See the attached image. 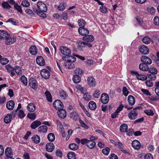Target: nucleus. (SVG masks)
<instances>
[{"instance_id":"393cba45","label":"nucleus","mask_w":159,"mask_h":159,"mask_svg":"<svg viewBox=\"0 0 159 159\" xmlns=\"http://www.w3.org/2000/svg\"><path fill=\"white\" fill-rule=\"evenodd\" d=\"M11 114H7L4 118V122L6 124H9L10 123L12 120Z\"/></svg>"},{"instance_id":"423d86ee","label":"nucleus","mask_w":159,"mask_h":159,"mask_svg":"<svg viewBox=\"0 0 159 159\" xmlns=\"http://www.w3.org/2000/svg\"><path fill=\"white\" fill-rule=\"evenodd\" d=\"M60 50L61 53L66 55V57L71 54L70 49L66 47H61L60 48Z\"/></svg>"},{"instance_id":"6e6d98bb","label":"nucleus","mask_w":159,"mask_h":159,"mask_svg":"<svg viewBox=\"0 0 159 159\" xmlns=\"http://www.w3.org/2000/svg\"><path fill=\"white\" fill-rule=\"evenodd\" d=\"M100 91L99 89H97L96 90L93 94V96L94 97L96 98H98L100 96Z\"/></svg>"},{"instance_id":"6ab92c4d","label":"nucleus","mask_w":159,"mask_h":159,"mask_svg":"<svg viewBox=\"0 0 159 159\" xmlns=\"http://www.w3.org/2000/svg\"><path fill=\"white\" fill-rule=\"evenodd\" d=\"M59 116L61 118L64 119L66 116V111L62 109L58 110L57 112Z\"/></svg>"},{"instance_id":"c85d7f7f","label":"nucleus","mask_w":159,"mask_h":159,"mask_svg":"<svg viewBox=\"0 0 159 159\" xmlns=\"http://www.w3.org/2000/svg\"><path fill=\"white\" fill-rule=\"evenodd\" d=\"M48 130V128L46 125L41 126L38 128V131L39 132L45 133Z\"/></svg>"},{"instance_id":"4be33fe9","label":"nucleus","mask_w":159,"mask_h":159,"mask_svg":"<svg viewBox=\"0 0 159 159\" xmlns=\"http://www.w3.org/2000/svg\"><path fill=\"white\" fill-rule=\"evenodd\" d=\"M96 143L94 141L92 140H88L86 146L89 148H93L96 145Z\"/></svg>"},{"instance_id":"58836bf2","label":"nucleus","mask_w":159,"mask_h":159,"mask_svg":"<svg viewBox=\"0 0 159 159\" xmlns=\"http://www.w3.org/2000/svg\"><path fill=\"white\" fill-rule=\"evenodd\" d=\"M14 72L15 71L17 74L20 75L22 74V70L19 66H16L14 68Z\"/></svg>"},{"instance_id":"f704fd0d","label":"nucleus","mask_w":159,"mask_h":159,"mask_svg":"<svg viewBox=\"0 0 159 159\" xmlns=\"http://www.w3.org/2000/svg\"><path fill=\"white\" fill-rule=\"evenodd\" d=\"M72 80L75 83H78L80 81L81 78L79 75L75 74L73 77Z\"/></svg>"},{"instance_id":"412c9836","label":"nucleus","mask_w":159,"mask_h":159,"mask_svg":"<svg viewBox=\"0 0 159 159\" xmlns=\"http://www.w3.org/2000/svg\"><path fill=\"white\" fill-rule=\"evenodd\" d=\"M41 124V123L40 121L39 120H35L30 125L31 128L33 129H35L37 128Z\"/></svg>"},{"instance_id":"7ed1b4c3","label":"nucleus","mask_w":159,"mask_h":159,"mask_svg":"<svg viewBox=\"0 0 159 159\" xmlns=\"http://www.w3.org/2000/svg\"><path fill=\"white\" fill-rule=\"evenodd\" d=\"M78 44L77 47L80 50H81L83 47H88L89 48H91L93 46L92 44L91 43H87L85 42L79 41L78 42Z\"/></svg>"},{"instance_id":"338daca9","label":"nucleus","mask_w":159,"mask_h":159,"mask_svg":"<svg viewBox=\"0 0 159 159\" xmlns=\"http://www.w3.org/2000/svg\"><path fill=\"white\" fill-rule=\"evenodd\" d=\"M100 9L101 12L105 13L107 12V8L105 7L102 6L100 7Z\"/></svg>"},{"instance_id":"a19ab883","label":"nucleus","mask_w":159,"mask_h":159,"mask_svg":"<svg viewBox=\"0 0 159 159\" xmlns=\"http://www.w3.org/2000/svg\"><path fill=\"white\" fill-rule=\"evenodd\" d=\"M45 95L48 101L49 102H52V97L50 93L48 91H46L45 93Z\"/></svg>"},{"instance_id":"4c0bfd02","label":"nucleus","mask_w":159,"mask_h":159,"mask_svg":"<svg viewBox=\"0 0 159 159\" xmlns=\"http://www.w3.org/2000/svg\"><path fill=\"white\" fill-rule=\"evenodd\" d=\"M70 117L75 120H77L78 116V114L75 112H72L70 114Z\"/></svg>"},{"instance_id":"c756f323","label":"nucleus","mask_w":159,"mask_h":159,"mask_svg":"<svg viewBox=\"0 0 159 159\" xmlns=\"http://www.w3.org/2000/svg\"><path fill=\"white\" fill-rule=\"evenodd\" d=\"M33 142L35 143H39L40 141V138L39 136L35 135L31 138Z\"/></svg>"},{"instance_id":"9d476101","label":"nucleus","mask_w":159,"mask_h":159,"mask_svg":"<svg viewBox=\"0 0 159 159\" xmlns=\"http://www.w3.org/2000/svg\"><path fill=\"white\" fill-rule=\"evenodd\" d=\"M94 37L92 35H85L83 37L82 39L85 41V42L90 43L94 40Z\"/></svg>"},{"instance_id":"0e129e2a","label":"nucleus","mask_w":159,"mask_h":159,"mask_svg":"<svg viewBox=\"0 0 159 159\" xmlns=\"http://www.w3.org/2000/svg\"><path fill=\"white\" fill-rule=\"evenodd\" d=\"M156 74L149 73L148 75V78L151 80H154L156 79Z\"/></svg>"},{"instance_id":"72a5a7b5","label":"nucleus","mask_w":159,"mask_h":159,"mask_svg":"<svg viewBox=\"0 0 159 159\" xmlns=\"http://www.w3.org/2000/svg\"><path fill=\"white\" fill-rule=\"evenodd\" d=\"M28 110L31 112H33L35 110V107L33 103H30L27 106Z\"/></svg>"},{"instance_id":"ddd939ff","label":"nucleus","mask_w":159,"mask_h":159,"mask_svg":"<svg viewBox=\"0 0 159 159\" xmlns=\"http://www.w3.org/2000/svg\"><path fill=\"white\" fill-rule=\"evenodd\" d=\"M141 60L143 63H145L147 65L150 64L152 62V60L150 58L145 56L142 57H141Z\"/></svg>"},{"instance_id":"864d4df0","label":"nucleus","mask_w":159,"mask_h":159,"mask_svg":"<svg viewBox=\"0 0 159 159\" xmlns=\"http://www.w3.org/2000/svg\"><path fill=\"white\" fill-rule=\"evenodd\" d=\"M150 73L157 74V70L155 67H151L148 70Z\"/></svg>"},{"instance_id":"0eeeda50","label":"nucleus","mask_w":159,"mask_h":159,"mask_svg":"<svg viewBox=\"0 0 159 159\" xmlns=\"http://www.w3.org/2000/svg\"><path fill=\"white\" fill-rule=\"evenodd\" d=\"M40 75L42 77L45 79L48 78L50 76L49 71L46 69H43L40 71Z\"/></svg>"},{"instance_id":"2eb2a0df","label":"nucleus","mask_w":159,"mask_h":159,"mask_svg":"<svg viewBox=\"0 0 159 159\" xmlns=\"http://www.w3.org/2000/svg\"><path fill=\"white\" fill-rule=\"evenodd\" d=\"M87 83L90 87L94 86L95 85V79L92 76H89L87 79Z\"/></svg>"},{"instance_id":"aec40b11","label":"nucleus","mask_w":159,"mask_h":159,"mask_svg":"<svg viewBox=\"0 0 159 159\" xmlns=\"http://www.w3.org/2000/svg\"><path fill=\"white\" fill-rule=\"evenodd\" d=\"M139 68L140 70L143 71H147L149 69L148 65L143 63L140 64Z\"/></svg>"},{"instance_id":"f8f14e48","label":"nucleus","mask_w":159,"mask_h":159,"mask_svg":"<svg viewBox=\"0 0 159 159\" xmlns=\"http://www.w3.org/2000/svg\"><path fill=\"white\" fill-rule=\"evenodd\" d=\"M78 32L79 33L82 35L85 36L88 35L89 33V30L83 27H80L79 28Z\"/></svg>"},{"instance_id":"20e7f679","label":"nucleus","mask_w":159,"mask_h":159,"mask_svg":"<svg viewBox=\"0 0 159 159\" xmlns=\"http://www.w3.org/2000/svg\"><path fill=\"white\" fill-rule=\"evenodd\" d=\"M53 104L55 108L58 110L62 109L63 107L62 103L59 100H55L53 102Z\"/></svg>"},{"instance_id":"13d9d810","label":"nucleus","mask_w":159,"mask_h":159,"mask_svg":"<svg viewBox=\"0 0 159 159\" xmlns=\"http://www.w3.org/2000/svg\"><path fill=\"white\" fill-rule=\"evenodd\" d=\"M79 122L82 127L85 129L88 128V126L81 119H79Z\"/></svg>"},{"instance_id":"e433bc0d","label":"nucleus","mask_w":159,"mask_h":159,"mask_svg":"<svg viewBox=\"0 0 159 159\" xmlns=\"http://www.w3.org/2000/svg\"><path fill=\"white\" fill-rule=\"evenodd\" d=\"M114 144L116 145V146L118 148H119L120 150L123 152H125L126 151L123 149L122 147L123 146V144L120 142H118V143H116V142H114Z\"/></svg>"},{"instance_id":"a18cd8bd","label":"nucleus","mask_w":159,"mask_h":159,"mask_svg":"<svg viewBox=\"0 0 159 159\" xmlns=\"http://www.w3.org/2000/svg\"><path fill=\"white\" fill-rule=\"evenodd\" d=\"M60 96L64 99L68 97V95L63 90H61L59 93Z\"/></svg>"},{"instance_id":"69168bd1","label":"nucleus","mask_w":159,"mask_h":159,"mask_svg":"<svg viewBox=\"0 0 159 159\" xmlns=\"http://www.w3.org/2000/svg\"><path fill=\"white\" fill-rule=\"evenodd\" d=\"M9 61V60L6 58L1 59V60L0 61V63L3 65L7 64Z\"/></svg>"},{"instance_id":"9b49d317","label":"nucleus","mask_w":159,"mask_h":159,"mask_svg":"<svg viewBox=\"0 0 159 159\" xmlns=\"http://www.w3.org/2000/svg\"><path fill=\"white\" fill-rule=\"evenodd\" d=\"M36 63L40 66H43L45 65V60L41 56L38 57L36 59Z\"/></svg>"},{"instance_id":"c9c22d12","label":"nucleus","mask_w":159,"mask_h":159,"mask_svg":"<svg viewBox=\"0 0 159 159\" xmlns=\"http://www.w3.org/2000/svg\"><path fill=\"white\" fill-rule=\"evenodd\" d=\"M8 34L7 32L5 31L0 30V36L2 39L5 38L6 39L7 36Z\"/></svg>"},{"instance_id":"f3484780","label":"nucleus","mask_w":159,"mask_h":159,"mask_svg":"<svg viewBox=\"0 0 159 159\" xmlns=\"http://www.w3.org/2000/svg\"><path fill=\"white\" fill-rule=\"evenodd\" d=\"M5 67L7 71L9 72H11V76H13L15 75L14 68L11 66L10 65H7Z\"/></svg>"},{"instance_id":"4d7b16f0","label":"nucleus","mask_w":159,"mask_h":159,"mask_svg":"<svg viewBox=\"0 0 159 159\" xmlns=\"http://www.w3.org/2000/svg\"><path fill=\"white\" fill-rule=\"evenodd\" d=\"M136 77L138 79L142 80H146L147 79V77L146 76L144 75H139V74Z\"/></svg>"},{"instance_id":"5fc2aeb1","label":"nucleus","mask_w":159,"mask_h":159,"mask_svg":"<svg viewBox=\"0 0 159 159\" xmlns=\"http://www.w3.org/2000/svg\"><path fill=\"white\" fill-rule=\"evenodd\" d=\"M25 12L31 16H34L35 14L33 11L30 9H27L25 10Z\"/></svg>"},{"instance_id":"680f3d73","label":"nucleus","mask_w":159,"mask_h":159,"mask_svg":"<svg viewBox=\"0 0 159 159\" xmlns=\"http://www.w3.org/2000/svg\"><path fill=\"white\" fill-rule=\"evenodd\" d=\"M21 5L25 7H28L30 6V3L28 1L24 0L22 2Z\"/></svg>"},{"instance_id":"cd10ccee","label":"nucleus","mask_w":159,"mask_h":159,"mask_svg":"<svg viewBox=\"0 0 159 159\" xmlns=\"http://www.w3.org/2000/svg\"><path fill=\"white\" fill-rule=\"evenodd\" d=\"M89 107L91 110H94L97 107L96 103L93 101H91L89 103Z\"/></svg>"},{"instance_id":"f03ea898","label":"nucleus","mask_w":159,"mask_h":159,"mask_svg":"<svg viewBox=\"0 0 159 159\" xmlns=\"http://www.w3.org/2000/svg\"><path fill=\"white\" fill-rule=\"evenodd\" d=\"M139 107H136L128 113V116L130 119L134 120L137 118L138 112L136 109H139Z\"/></svg>"},{"instance_id":"f257e3e1","label":"nucleus","mask_w":159,"mask_h":159,"mask_svg":"<svg viewBox=\"0 0 159 159\" xmlns=\"http://www.w3.org/2000/svg\"><path fill=\"white\" fill-rule=\"evenodd\" d=\"M37 6L39 10L35 9L34 10L35 12L42 18H45L47 17V16L44 12H46L47 11L46 5L42 1H40L38 2Z\"/></svg>"},{"instance_id":"8fccbe9b","label":"nucleus","mask_w":159,"mask_h":159,"mask_svg":"<svg viewBox=\"0 0 159 159\" xmlns=\"http://www.w3.org/2000/svg\"><path fill=\"white\" fill-rule=\"evenodd\" d=\"M27 116L31 120H34L35 119L36 115L35 113H29L28 114Z\"/></svg>"},{"instance_id":"39448f33","label":"nucleus","mask_w":159,"mask_h":159,"mask_svg":"<svg viewBox=\"0 0 159 159\" xmlns=\"http://www.w3.org/2000/svg\"><path fill=\"white\" fill-rule=\"evenodd\" d=\"M5 40L6 44L7 45H10L16 41V39L14 37H11L9 34Z\"/></svg>"},{"instance_id":"052dcab7","label":"nucleus","mask_w":159,"mask_h":159,"mask_svg":"<svg viewBox=\"0 0 159 159\" xmlns=\"http://www.w3.org/2000/svg\"><path fill=\"white\" fill-rule=\"evenodd\" d=\"M83 98L85 100L87 101L90 100L91 99V96L88 93H84V95Z\"/></svg>"},{"instance_id":"1a4fd4ad","label":"nucleus","mask_w":159,"mask_h":159,"mask_svg":"<svg viewBox=\"0 0 159 159\" xmlns=\"http://www.w3.org/2000/svg\"><path fill=\"white\" fill-rule=\"evenodd\" d=\"M29 83L30 86L34 89H36L38 88L37 82L33 78H31L29 80Z\"/></svg>"},{"instance_id":"3c124183","label":"nucleus","mask_w":159,"mask_h":159,"mask_svg":"<svg viewBox=\"0 0 159 159\" xmlns=\"http://www.w3.org/2000/svg\"><path fill=\"white\" fill-rule=\"evenodd\" d=\"M67 57L66 58H68L67 61L73 63L76 61V58L74 56H72L69 55L67 56Z\"/></svg>"},{"instance_id":"6e6552de","label":"nucleus","mask_w":159,"mask_h":159,"mask_svg":"<svg viewBox=\"0 0 159 159\" xmlns=\"http://www.w3.org/2000/svg\"><path fill=\"white\" fill-rule=\"evenodd\" d=\"M100 99L103 103L107 104L109 101V96L106 93H104L102 94Z\"/></svg>"},{"instance_id":"a211bd4d","label":"nucleus","mask_w":159,"mask_h":159,"mask_svg":"<svg viewBox=\"0 0 159 159\" xmlns=\"http://www.w3.org/2000/svg\"><path fill=\"white\" fill-rule=\"evenodd\" d=\"M54 146L52 143H47L46 145L47 151L48 152H52L54 149Z\"/></svg>"},{"instance_id":"774afa93","label":"nucleus","mask_w":159,"mask_h":159,"mask_svg":"<svg viewBox=\"0 0 159 159\" xmlns=\"http://www.w3.org/2000/svg\"><path fill=\"white\" fill-rule=\"evenodd\" d=\"M153 20L154 24L156 25H159V18L157 16H156Z\"/></svg>"},{"instance_id":"473e14b6","label":"nucleus","mask_w":159,"mask_h":159,"mask_svg":"<svg viewBox=\"0 0 159 159\" xmlns=\"http://www.w3.org/2000/svg\"><path fill=\"white\" fill-rule=\"evenodd\" d=\"M127 129V125L125 124H122L120 127V130L122 132H126Z\"/></svg>"},{"instance_id":"09e8293b","label":"nucleus","mask_w":159,"mask_h":159,"mask_svg":"<svg viewBox=\"0 0 159 159\" xmlns=\"http://www.w3.org/2000/svg\"><path fill=\"white\" fill-rule=\"evenodd\" d=\"M18 116L19 118H23L25 116V114L23 111L21 110H19L17 112Z\"/></svg>"},{"instance_id":"5701e85b","label":"nucleus","mask_w":159,"mask_h":159,"mask_svg":"<svg viewBox=\"0 0 159 159\" xmlns=\"http://www.w3.org/2000/svg\"><path fill=\"white\" fill-rule=\"evenodd\" d=\"M132 146L133 148L135 149H138L140 147V144L137 140H134L132 142Z\"/></svg>"},{"instance_id":"2f4dec72","label":"nucleus","mask_w":159,"mask_h":159,"mask_svg":"<svg viewBox=\"0 0 159 159\" xmlns=\"http://www.w3.org/2000/svg\"><path fill=\"white\" fill-rule=\"evenodd\" d=\"M65 66L68 69H72L74 68L75 66L73 63L67 61L65 63Z\"/></svg>"},{"instance_id":"bf43d9fd","label":"nucleus","mask_w":159,"mask_h":159,"mask_svg":"<svg viewBox=\"0 0 159 159\" xmlns=\"http://www.w3.org/2000/svg\"><path fill=\"white\" fill-rule=\"evenodd\" d=\"M14 7L20 13H22L23 12V11L21 9V7L17 3L14 5Z\"/></svg>"},{"instance_id":"79ce46f5","label":"nucleus","mask_w":159,"mask_h":159,"mask_svg":"<svg viewBox=\"0 0 159 159\" xmlns=\"http://www.w3.org/2000/svg\"><path fill=\"white\" fill-rule=\"evenodd\" d=\"M78 24L80 27H84L85 25L86 22L83 19H80L78 21Z\"/></svg>"},{"instance_id":"b1692460","label":"nucleus","mask_w":159,"mask_h":159,"mask_svg":"<svg viewBox=\"0 0 159 159\" xmlns=\"http://www.w3.org/2000/svg\"><path fill=\"white\" fill-rule=\"evenodd\" d=\"M30 52L32 55H36L38 53V50L36 46H32L30 48Z\"/></svg>"},{"instance_id":"49530a36","label":"nucleus","mask_w":159,"mask_h":159,"mask_svg":"<svg viewBox=\"0 0 159 159\" xmlns=\"http://www.w3.org/2000/svg\"><path fill=\"white\" fill-rule=\"evenodd\" d=\"M48 138L49 141H53L55 139V135L52 133H49L48 135Z\"/></svg>"},{"instance_id":"a878e982","label":"nucleus","mask_w":159,"mask_h":159,"mask_svg":"<svg viewBox=\"0 0 159 159\" xmlns=\"http://www.w3.org/2000/svg\"><path fill=\"white\" fill-rule=\"evenodd\" d=\"M5 154L7 158L13 156V153L12 152L11 149L10 148H7L5 150Z\"/></svg>"},{"instance_id":"7c9ffc66","label":"nucleus","mask_w":159,"mask_h":159,"mask_svg":"<svg viewBox=\"0 0 159 159\" xmlns=\"http://www.w3.org/2000/svg\"><path fill=\"white\" fill-rule=\"evenodd\" d=\"M66 6V3L63 2L59 4L57 7V9L60 11H63L65 9Z\"/></svg>"},{"instance_id":"37998d69","label":"nucleus","mask_w":159,"mask_h":159,"mask_svg":"<svg viewBox=\"0 0 159 159\" xmlns=\"http://www.w3.org/2000/svg\"><path fill=\"white\" fill-rule=\"evenodd\" d=\"M69 148L71 150H75L78 149V147L76 144L72 143L69 145Z\"/></svg>"},{"instance_id":"dca6fc26","label":"nucleus","mask_w":159,"mask_h":159,"mask_svg":"<svg viewBox=\"0 0 159 159\" xmlns=\"http://www.w3.org/2000/svg\"><path fill=\"white\" fill-rule=\"evenodd\" d=\"M6 106L8 110H12L15 106V103L12 100L9 101L7 102Z\"/></svg>"},{"instance_id":"c03bdc74","label":"nucleus","mask_w":159,"mask_h":159,"mask_svg":"<svg viewBox=\"0 0 159 159\" xmlns=\"http://www.w3.org/2000/svg\"><path fill=\"white\" fill-rule=\"evenodd\" d=\"M68 159H76V157L75 153L73 152H69L67 154Z\"/></svg>"},{"instance_id":"e2e57ef3","label":"nucleus","mask_w":159,"mask_h":159,"mask_svg":"<svg viewBox=\"0 0 159 159\" xmlns=\"http://www.w3.org/2000/svg\"><path fill=\"white\" fill-rule=\"evenodd\" d=\"M110 150L109 148L107 147L102 150V152L105 155H107L109 154Z\"/></svg>"},{"instance_id":"4468645a","label":"nucleus","mask_w":159,"mask_h":159,"mask_svg":"<svg viewBox=\"0 0 159 159\" xmlns=\"http://www.w3.org/2000/svg\"><path fill=\"white\" fill-rule=\"evenodd\" d=\"M140 52L144 54H147L149 53V50L148 47L145 45L141 46L139 48Z\"/></svg>"},{"instance_id":"de8ad7c7","label":"nucleus","mask_w":159,"mask_h":159,"mask_svg":"<svg viewBox=\"0 0 159 159\" xmlns=\"http://www.w3.org/2000/svg\"><path fill=\"white\" fill-rule=\"evenodd\" d=\"M20 80L21 82L25 86L27 84V78L24 75H22L20 77Z\"/></svg>"},{"instance_id":"ea45409f","label":"nucleus","mask_w":159,"mask_h":159,"mask_svg":"<svg viewBox=\"0 0 159 159\" xmlns=\"http://www.w3.org/2000/svg\"><path fill=\"white\" fill-rule=\"evenodd\" d=\"M151 40L148 36H146L144 37L142 39V42L146 44H149L151 42Z\"/></svg>"},{"instance_id":"bb28decb","label":"nucleus","mask_w":159,"mask_h":159,"mask_svg":"<svg viewBox=\"0 0 159 159\" xmlns=\"http://www.w3.org/2000/svg\"><path fill=\"white\" fill-rule=\"evenodd\" d=\"M128 101L130 105H133L135 102L134 97L132 95H129L128 97Z\"/></svg>"},{"instance_id":"603ef678","label":"nucleus","mask_w":159,"mask_h":159,"mask_svg":"<svg viewBox=\"0 0 159 159\" xmlns=\"http://www.w3.org/2000/svg\"><path fill=\"white\" fill-rule=\"evenodd\" d=\"M155 85L157 87L155 89V92L156 94L159 96V81L156 82Z\"/></svg>"}]
</instances>
